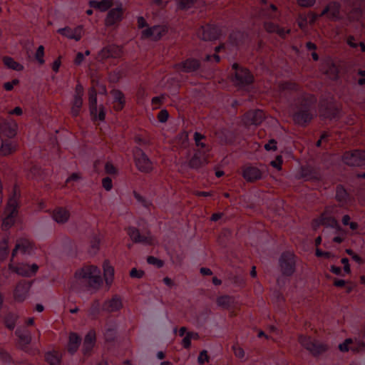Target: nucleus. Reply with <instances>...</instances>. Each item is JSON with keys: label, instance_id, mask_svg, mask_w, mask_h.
<instances>
[{"label": "nucleus", "instance_id": "f257e3e1", "mask_svg": "<svg viewBox=\"0 0 365 365\" xmlns=\"http://www.w3.org/2000/svg\"><path fill=\"white\" fill-rule=\"evenodd\" d=\"M75 276L81 284H86L95 290L98 289L102 284L101 271L94 265L82 267L76 272Z\"/></svg>", "mask_w": 365, "mask_h": 365}, {"label": "nucleus", "instance_id": "f03ea898", "mask_svg": "<svg viewBox=\"0 0 365 365\" xmlns=\"http://www.w3.org/2000/svg\"><path fill=\"white\" fill-rule=\"evenodd\" d=\"M20 195V190L17 186L15 185L13 188V193L9 197L5 208L4 214L6 217L4 218L2 222L3 230H8L14 225L15 217L18 212L17 208L19 207Z\"/></svg>", "mask_w": 365, "mask_h": 365}, {"label": "nucleus", "instance_id": "7ed1b4c3", "mask_svg": "<svg viewBox=\"0 0 365 365\" xmlns=\"http://www.w3.org/2000/svg\"><path fill=\"white\" fill-rule=\"evenodd\" d=\"M298 341L302 346L314 356L319 355L329 349L327 344L321 343L309 336L299 335L298 336Z\"/></svg>", "mask_w": 365, "mask_h": 365}, {"label": "nucleus", "instance_id": "20e7f679", "mask_svg": "<svg viewBox=\"0 0 365 365\" xmlns=\"http://www.w3.org/2000/svg\"><path fill=\"white\" fill-rule=\"evenodd\" d=\"M133 158L136 168L141 173H150L153 169V163L148 156L139 148L133 150Z\"/></svg>", "mask_w": 365, "mask_h": 365}, {"label": "nucleus", "instance_id": "39448f33", "mask_svg": "<svg viewBox=\"0 0 365 365\" xmlns=\"http://www.w3.org/2000/svg\"><path fill=\"white\" fill-rule=\"evenodd\" d=\"M344 163L349 166L362 167L365 165V150H354L343 155Z\"/></svg>", "mask_w": 365, "mask_h": 365}, {"label": "nucleus", "instance_id": "423d86ee", "mask_svg": "<svg viewBox=\"0 0 365 365\" xmlns=\"http://www.w3.org/2000/svg\"><path fill=\"white\" fill-rule=\"evenodd\" d=\"M232 68L235 71L234 82L237 86L244 87L253 82L254 76L249 70L240 68L239 65L236 63L232 64Z\"/></svg>", "mask_w": 365, "mask_h": 365}, {"label": "nucleus", "instance_id": "0eeeda50", "mask_svg": "<svg viewBox=\"0 0 365 365\" xmlns=\"http://www.w3.org/2000/svg\"><path fill=\"white\" fill-rule=\"evenodd\" d=\"M88 101H89V110L91 115L94 120L98 119L101 121L105 120L106 113L104 107L101 106L99 108V113L97 115V92L96 90L92 87L88 91Z\"/></svg>", "mask_w": 365, "mask_h": 365}, {"label": "nucleus", "instance_id": "6e6552de", "mask_svg": "<svg viewBox=\"0 0 365 365\" xmlns=\"http://www.w3.org/2000/svg\"><path fill=\"white\" fill-rule=\"evenodd\" d=\"M279 267L284 275L290 276L295 271L294 255L292 252H284L279 258Z\"/></svg>", "mask_w": 365, "mask_h": 365}, {"label": "nucleus", "instance_id": "1a4fd4ad", "mask_svg": "<svg viewBox=\"0 0 365 365\" xmlns=\"http://www.w3.org/2000/svg\"><path fill=\"white\" fill-rule=\"evenodd\" d=\"M126 231L130 240L135 243L151 245L155 242V239L150 232H148L146 235H141L139 230L135 227H128Z\"/></svg>", "mask_w": 365, "mask_h": 365}, {"label": "nucleus", "instance_id": "9d476101", "mask_svg": "<svg viewBox=\"0 0 365 365\" xmlns=\"http://www.w3.org/2000/svg\"><path fill=\"white\" fill-rule=\"evenodd\" d=\"M292 118L296 124L300 125H305L311 121L312 114L309 111V103L307 101L302 104V108L298 111L292 114Z\"/></svg>", "mask_w": 365, "mask_h": 365}, {"label": "nucleus", "instance_id": "9b49d317", "mask_svg": "<svg viewBox=\"0 0 365 365\" xmlns=\"http://www.w3.org/2000/svg\"><path fill=\"white\" fill-rule=\"evenodd\" d=\"M264 119V113L261 110H250L243 116L244 123L249 125H258L262 123Z\"/></svg>", "mask_w": 365, "mask_h": 365}, {"label": "nucleus", "instance_id": "f8f14e48", "mask_svg": "<svg viewBox=\"0 0 365 365\" xmlns=\"http://www.w3.org/2000/svg\"><path fill=\"white\" fill-rule=\"evenodd\" d=\"M167 33V29L164 26H154L142 31V37L150 38L153 41H158Z\"/></svg>", "mask_w": 365, "mask_h": 365}, {"label": "nucleus", "instance_id": "ddd939ff", "mask_svg": "<svg viewBox=\"0 0 365 365\" xmlns=\"http://www.w3.org/2000/svg\"><path fill=\"white\" fill-rule=\"evenodd\" d=\"M198 36L204 41L217 39L220 35V30L217 26L207 25L202 26L198 31Z\"/></svg>", "mask_w": 365, "mask_h": 365}, {"label": "nucleus", "instance_id": "4468645a", "mask_svg": "<svg viewBox=\"0 0 365 365\" xmlns=\"http://www.w3.org/2000/svg\"><path fill=\"white\" fill-rule=\"evenodd\" d=\"M207 154L205 151L197 150L188 162V166L192 169H199L207 164Z\"/></svg>", "mask_w": 365, "mask_h": 365}, {"label": "nucleus", "instance_id": "2eb2a0df", "mask_svg": "<svg viewBox=\"0 0 365 365\" xmlns=\"http://www.w3.org/2000/svg\"><path fill=\"white\" fill-rule=\"evenodd\" d=\"M31 288V284L26 281L19 282L14 290V297L15 301L21 302H24L29 294V289Z\"/></svg>", "mask_w": 365, "mask_h": 365}, {"label": "nucleus", "instance_id": "dca6fc26", "mask_svg": "<svg viewBox=\"0 0 365 365\" xmlns=\"http://www.w3.org/2000/svg\"><path fill=\"white\" fill-rule=\"evenodd\" d=\"M123 9L120 4L118 7L110 9L105 19V24L110 26L120 22L123 19Z\"/></svg>", "mask_w": 365, "mask_h": 365}, {"label": "nucleus", "instance_id": "f3484780", "mask_svg": "<svg viewBox=\"0 0 365 365\" xmlns=\"http://www.w3.org/2000/svg\"><path fill=\"white\" fill-rule=\"evenodd\" d=\"M15 334L19 339L18 346L21 349L26 351L27 346L31 341V334L30 331L25 328H18Z\"/></svg>", "mask_w": 365, "mask_h": 365}, {"label": "nucleus", "instance_id": "a211bd4d", "mask_svg": "<svg viewBox=\"0 0 365 365\" xmlns=\"http://www.w3.org/2000/svg\"><path fill=\"white\" fill-rule=\"evenodd\" d=\"M58 33L69 39H74L78 41L82 37L83 28L81 26L74 29L66 26L65 28L59 29L58 30Z\"/></svg>", "mask_w": 365, "mask_h": 365}, {"label": "nucleus", "instance_id": "6ab92c4d", "mask_svg": "<svg viewBox=\"0 0 365 365\" xmlns=\"http://www.w3.org/2000/svg\"><path fill=\"white\" fill-rule=\"evenodd\" d=\"M96 332L93 330L89 331L84 338L82 351L85 357H88L96 343Z\"/></svg>", "mask_w": 365, "mask_h": 365}, {"label": "nucleus", "instance_id": "aec40b11", "mask_svg": "<svg viewBox=\"0 0 365 365\" xmlns=\"http://www.w3.org/2000/svg\"><path fill=\"white\" fill-rule=\"evenodd\" d=\"M200 62L195 58H187L185 61L175 65V68L182 72L190 73L197 71L200 68Z\"/></svg>", "mask_w": 365, "mask_h": 365}, {"label": "nucleus", "instance_id": "412c9836", "mask_svg": "<svg viewBox=\"0 0 365 365\" xmlns=\"http://www.w3.org/2000/svg\"><path fill=\"white\" fill-rule=\"evenodd\" d=\"M335 199L341 207L347 205L351 200L350 195L341 185H338L336 187Z\"/></svg>", "mask_w": 365, "mask_h": 365}, {"label": "nucleus", "instance_id": "4be33fe9", "mask_svg": "<svg viewBox=\"0 0 365 365\" xmlns=\"http://www.w3.org/2000/svg\"><path fill=\"white\" fill-rule=\"evenodd\" d=\"M122 54V49L116 45H109L103 48L99 56L101 58H119Z\"/></svg>", "mask_w": 365, "mask_h": 365}, {"label": "nucleus", "instance_id": "5701e85b", "mask_svg": "<svg viewBox=\"0 0 365 365\" xmlns=\"http://www.w3.org/2000/svg\"><path fill=\"white\" fill-rule=\"evenodd\" d=\"M242 175L248 182H254L262 178V173L257 168L247 166L243 169Z\"/></svg>", "mask_w": 365, "mask_h": 365}, {"label": "nucleus", "instance_id": "b1692460", "mask_svg": "<svg viewBox=\"0 0 365 365\" xmlns=\"http://www.w3.org/2000/svg\"><path fill=\"white\" fill-rule=\"evenodd\" d=\"M70 212L64 207H57L53 211L52 217L58 224L67 222L70 218Z\"/></svg>", "mask_w": 365, "mask_h": 365}, {"label": "nucleus", "instance_id": "393cba45", "mask_svg": "<svg viewBox=\"0 0 365 365\" xmlns=\"http://www.w3.org/2000/svg\"><path fill=\"white\" fill-rule=\"evenodd\" d=\"M32 250V244L26 239H21L17 241L15 248L12 251L11 257L14 258L18 251H20L23 254H26L30 253Z\"/></svg>", "mask_w": 365, "mask_h": 365}, {"label": "nucleus", "instance_id": "a878e982", "mask_svg": "<svg viewBox=\"0 0 365 365\" xmlns=\"http://www.w3.org/2000/svg\"><path fill=\"white\" fill-rule=\"evenodd\" d=\"M123 307L122 302L118 296L106 301L103 305V309L108 312H113L120 310Z\"/></svg>", "mask_w": 365, "mask_h": 365}, {"label": "nucleus", "instance_id": "bb28decb", "mask_svg": "<svg viewBox=\"0 0 365 365\" xmlns=\"http://www.w3.org/2000/svg\"><path fill=\"white\" fill-rule=\"evenodd\" d=\"M264 28L268 33H276L282 38H285L286 35L290 33L289 29L286 30L272 22H265L264 24Z\"/></svg>", "mask_w": 365, "mask_h": 365}, {"label": "nucleus", "instance_id": "cd10ccee", "mask_svg": "<svg viewBox=\"0 0 365 365\" xmlns=\"http://www.w3.org/2000/svg\"><path fill=\"white\" fill-rule=\"evenodd\" d=\"M81 342V337L76 333H71L68 337V343L67 346L68 351L71 354H73L77 351Z\"/></svg>", "mask_w": 365, "mask_h": 365}, {"label": "nucleus", "instance_id": "c85d7f7f", "mask_svg": "<svg viewBox=\"0 0 365 365\" xmlns=\"http://www.w3.org/2000/svg\"><path fill=\"white\" fill-rule=\"evenodd\" d=\"M110 93L113 97V108L118 111L121 110L125 103L123 93L119 90H113Z\"/></svg>", "mask_w": 365, "mask_h": 365}, {"label": "nucleus", "instance_id": "c756f323", "mask_svg": "<svg viewBox=\"0 0 365 365\" xmlns=\"http://www.w3.org/2000/svg\"><path fill=\"white\" fill-rule=\"evenodd\" d=\"M17 149V143L15 141L2 140L0 147V154L1 155H9L14 153Z\"/></svg>", "mask_w": 365, "mask_h": 365}, {"label": "nucleus", "instance_id": "7c9ffc66", "mask_svg": "<svg viewBox=\"0 0 365 365\" xmlns=\"http://www.w3.org/2000/svg\"><path fill=\"white\" fill-rule=\"evenodd\" d=\"M113 4V0H102V1H96V0H91L89 1V5L91 7L98 9L101 12H104L110 9Z\"/></svg>", "mask_w": 365, "mask_h": 365}, {"label": "nucleus", "instance_id": "2f4dec72", "mask_svg": "<svg viewBox=\"0 0 365 365\" xmlns=\"http://www.w3.org/2000/svg\"><path fill=\"white\" fill-rule=\"evenodd\" d=\"M327 6L329 9L328 17L330 19L334 21L339 19L341 9L340 4L336 1H332L329 3Z\"/></svg>", "mask_w": 365, "mask_h": 365}, {"label": "nucleus", "instance_id": "473e14b6", "mask_svg": "<svg viewBox=\"0 0 365 365\" xmlns=\"http://www.w3.org/2000/svg\"><path fill=\"white\" fill-rule=\"evenodd\" d=\"M9 269L16 274L24 276L30 277V266L26 264H22L19 266H14L12 263L9 264Z\"/></svg>", "mask_w": 365, "mask_h": 365}, {"label": "nucleus", "instance_id": "72a5a7b5", "mask_svg": "<svg viewBox=\"0 0 365 365\" xmlns=\"http://www.w3.org/2000/svg\"><path fill=\"white\" fill-rule=\"evenodd\" d=\"M16 125H8L6 123L0 125V137H8L13 138L16 135Z\"/></svg>", "mask_w": 365, "mask_h": 365}, {"label": "nucleus", "instance_id": "f704fd0d", "mask_svg": "<svg viewBox=\"0 0 365 365\" xmlns=\"http://www.w3.org/2000/svg\"><path fill=\"white\" fill-rule=\"evenodd\" d=\"M103 275L106 284L110 285L113 280L114 269L108 262L103 263Z\"/></svg>", "mask_w": 365, "mask_h": 365}, {"label": "nucleus", "instance_id": "c9c22d12", "mask_svg": "<svg viewBox=\"0 0 365 365\" xmlns=\"http://www.w3.org/2000/svg\"><path fill=\"white\" fill-rule=\"evenodd\" d=\"M45 359L50 365H60L61 355L56 351H48L46 354Z\"/></svg>", "mask_w": 365, "mask_h": 365}, {"label": "nucleus", "instance_id": "e433bc0d", "mask_svg": "<svg viewBox=\"0 0 365 365\" xmlns=\"http://www.w3.org/2000/svg\"><path fill=\"white\" fill-rule=\"evenodd\" d=\"M3 62L7 68H11L12 70L20 71L24 69V66L21 64L15 61L11 57H9V56L4 57Z\"/></svg>", "mask_w": 365, "mask_h": 365}, {"label": "nucleus", "instance_id": "4c0bfd02", "mask_svg": "<svg viewBox=\"0 0 365 365\" xmlns=\"http://www.w3.org/2000/svg\"><path fill=\"white\" fill-rule=\"evenodd\" d=\"M83 106V98H74L72 101L71 113L72 116L76 117L79 115Z\"/></svg>", "mask_w": 365, "mask_h": 365}, {"label": "nucleus", "instance_id": "58836bf2", "mask_svg": "<svg viewBox=\"0 0 365 365\" xmlns=\"http://www.w3.org/2000/svg\"><path fill=\"white\" fill-rule=\"evenodd\" d=\"M8 237H0V260H4L9 254Z\"/></svg>", "mask_w": 365, "mask_h": 365}, {"label": "nucleus", "instance_id": "ea45409f", "mask_svg": "<svg viewBox=\"0 0 365 365\" xmlns=\"http://www.w3.org/2000/svg\"><path fill=\"white\" fill-rule=\"evenodd\" d=\"M277 11V6L272 4L268 9H262L261 15L269 19H277L278 17L276 14Z\"/></svg>", "mask_w": 365, "mask_h": 365}, {"label": "nucleus", "instance_id": "a19ab883", "mask_svg": "<svg viewBox=\"0 0 365 365\" xmlns=\"http://www.w3.org/2000/svg\"><path fill=\"white\" fill-rule=\"evenodd\" d=\"M233 303V298L227 295L221 296L217 299V305L223 309H228Z\"/></svg>", "mask_w": 365, "mask_h": 365}, {"label": "nucleus", "instance_id": "79ce46f5", "mask_svg": "<svg viewBox=\"0 0 365 365\" xmlns=\"http://www.w3.org/2000/svg\"><path fill=\"white\" fill-rule=\"evenodd\" d=\"M205 139V136L198 132L194 133V140L197 147L202 149H205V152H209L210 149L205 143L202 142V140Z\"/></svg>", "mask_w": 365, "mask_h": 365}, {"label": "nucleus", "instance_id": "37998d69", "mask_svg": "<svg viewBox=\"0 0 365 365\" xmlns=\"http://www.w3.org/2000/svg\"><path fill=\"white\" fill-rule=\"evenodd\" d=\"M17 319L18 316L16 314L13 313L7 314L4 318L5 326L11 330L14 329L16 326Z\"/></svg>", "mask_w": 365, "mask_h": 365}, {"label": "nucleus", "instance_id": "c03bdc74", "mask_svg": "<svg viewBox=\"0 0 365 365\" xmlns=\"http://www.w3.org/2000/svg\"><path fill=\"white\" fill-rule=\"evenodd\" d=\"M318 225H330L333 226L336 224V221L334 218L331 217H327L324 214H322L321 217L316 221Z\"/></svg>", "mask_w": 365, "mask_h": 365}, {"label": "nucleus", "instance_id": "a18cd8bd", "mask_svg": "<svg viewBox=\"0 0 365 365\" xmlns=\"http://www.w3.org/2000/svg\"><path fill=\"white\" fill-rule=\"evenodd\" d=\"M279 88L282 91H297L299 86L294 82L284 81L279 83Z\"/></svg>", "mask_w": 365, "mask_h": 365}, {"label": "nucleus", "instance_id": "49530a36", "mask_svg": "<svg viewBox=\"0 0 365 365\" xmlns=\"http://www.w3.org/2000/svg\"><path fill=\"white\" fill-rule=\"evenodd\" d=\"M197 0H176L179 9H187L191 8Z\"/></svg>", "mask_w": 365, "mask_h": 365}, {"label": "nucleus", "instance_id": "de8ad7c7", "mask_svg": "<svg viewBox=\"0 0 365 365\" xmlns=\"http://www.w3.org/2000/svg\"><path fill=\"white\" fill-rule=\"evenodd\" d=\"M43 56H44V47H43V46L41 45L38 47V48L36 51L35 58L37 60V61L41 65L45 63Z\"/></svg>", "mask_w": 365, "mask_h": 365}, {"label": "nucleus", "instance_id": "09e8293b", "mask_svg": "<svg viewBox=\"0 0 365 365\" xmlns=\"http://www.w3.org/2000/svg\"><path fill=\"white\" fill-rule=\"evenodd\" d=\"M365 349V343L360 339H355L352 343L351 349L354 351H360Z\"/></svg>", "mask_w": 365, "mask_h": 365}, {"label": "nucleus", "instance_id": "8fccbe9b", "mask_svg": "<svg viewBox=\"0 0 365 365\" xmlns=\"http://www.w3.org/2000/svg\"><path fill=\"white\" fill-rule=\"evenodd\" d=\"M147 262L149 264L154 265L158 268H160L164 265V262L163 260L153 256H149L147 258Z\"/></svg>", "mask_w": 365, "mask_h": 365}, {"label": "nucleus", "instance_id": "3c124183", "mask_svg": "<svg viewBox=\"0 0 365 365\" xmlns=\"http://www.w3.org/2000/svg\"><path fill=\"white\" fill-rule=\"evenodd\" d=\"M168 116H169V114H168V110L165 109H163V110H161L158 113L157 118H158V120L160 123H165L168 119Z\"/></svg>", "mask_w": 365, "mask_h": 365}, {"label": "nucleus", "instance_id": "603ef678", "mask_svg": "<svg viewBox=\"0 0 365 365\" xmlns=\"http://www.w3.org/2000/svg\"><path fill=\"white\" fill-rule=\"evenodd\" d=\"M209 361V356L206 350H202L197 358V362L199 364H203L205 362Z\"/></svg>", "mask_w": 365, "mask_h": 365}, {"label": "nucleus", "instance_id": "864d4df0", "mask_svg": "<svg viewBox=\"0 0 365 365\" xmlns=\"http://www.w3.org/2000/svg\"><path fill=\"white\" fill-rule=\"evenodd\" d=\"M232 350L235 356L240 359H242L245 356V351L242 347L237 345H234L232 346Z\"/></svg>", "mask_w": 365, "mask_h": 365}, {"label": "nucleus", "instance_id": "5fc2aeb1", "mask_svg": "<svg viewBox=\"0 0 365 365\" xmlns=\"http://www.w3.org/2000/svg\"><path fill=\"white\" fill-rule=\"evenodd\" d=\"M19 83V81L18 79H13L11 81L4 83L3 87L6 91H10L14 88V86H16Z\"/></svg>", "mask_w": 365, "mask_h": 365}, {"label": "nucleus", "instance_id": "6e6d98bb", "mask_svg": "<svg viewBox=\"0 0 365 365\" xmlns=\"http://www.w3.org/2000/svg\"><path fill=\"white\" fill-rule=\"evenodd\" d=\"M102 185L106 190H110L113 187V182L111 178H110L109 177L104 178L102 180Z\"/></svg>", "mask_w": 365, "mask_h": 365}, {"label": "nucleus", "instance_id": "4d7b16f0", "mask_svg": "<svg viewBox=\"0 0 365 365\" xmlns=\"http://www.w3.org/2000/svg\"><path fill=\"white\" fill-rule=\"evenodd\" d=\"M144 274V271L138 270L136 268H133L130 272V276L132 278L140 279L143 277Z\"/></svg>", "mask_w": 365, "mask_h": 365}, {"label": "nucleus", "instance_id": "13d9d810", "mask_svg": "<svg viewBox=\"0 0 365 365\" xmlns=\"http://www.w3.org/2000/svg\"><path fill=\"white\" fill-rule=\"evenodd\" d=\"M83 87L81 83H77L75 88L74 98H83Z\"/></svg>", "mask_w": 365, "mask_h": 365}, {"label": "nucleus", "instance_id": "bf43d9fd", "mask_svg": "<svg viewBox=\"0 0 365 365\" xmlns=\"http://www.w3.org/2000/svg\"><path fill=\"white\" fill-rule=\"evenodd\" d=\"M352 343L351 339H346L342 344L339 345V349L341 351H347L349 350V345Z\"/></svg>", "mask_w": 365, "mask_h": 365}, {"label": "nucleus", "instance_id": "052dcab7", "mask_svg": "<svg viewBox=\"0 0 365 365\" xmlns=\"http://www.w3.org/2000/svg\"><path fill=\"white\" fill-rule=\"evenodd\" d=\"M105 170L108 174H115L117 173V170L113 163L108 162L105 165Z\"/></svg>", "mask_w": 365, "mask_h": 365}, {"label": "nucleus", "instance_id": "680f3d73", "mask_svg": "<svg viewBox=\"0 0 365 365\" xmlns=\"http://www.w3.org/2000/svg\"><path fill=\"white\" fill-rule=\"evenodd\" d=\"M316 2V0H297L298 4L302 7H311Z\"/></svg>", "mask_w": 365, "mask_h": 365}, {"label": "nucleus", "instance_id": "e2e57ef3", "mask_svg": "<svg viewBox=\"0 0 365 365\" xmlns=\"http://www.w3.org/2000/svg\"><path fill=\"white\" fill-rule=\"evenodd\" d=\"M282 158L281 155H278L275 160L271 162V165L276 168L277 170L282 169Z\"/></svg>", "mask_w": 365, "mask_h": 365}, {"label": "nucleus", "instance_id": "0e129e2a", "mask_svg": "<svg viewBox=\"0 0 365 365\" xmlns=\"http://www.w3.org/2000/svg\"><path fill=\"white\" fill-rule=\"evenodd\" d=\"M346 252L351 257V258L358 262L359 264H361L363 262V260L361 258L356 254H355L351 250L347 249L346 250Z\"/></svg>", "mask_w": 365, "mask_h": 365}, {"label": "nucleus", "instance_id": "69168bd1", "mask_svg": "<svg viewBox=\"0 0 365 365\" xmlns=\"http://www.w3.org/2000/svg\"><path fill=\"white\" fill-rule=\"evenodd\" d=\"M264 148L267 150H277V142L275 140H270L268 143L264 145Z\"/></svg>", "mask_w": 365, "mask_h": 365}, {"label": "nucleus", "instance_id": "338daca9", "mask_svg": "<svg viewBox=\"0 0 365 365\" xmlns=\"http://www.w3.org/2000/svg\"><path fill=\"white\" fill-rule=\"evenodd\" d=\"M190 335L191 334H189L187 332L186 334V336L183 338V339L182 341V344L183 347L185 349L190 348V346L191 345L192 339L190 338Z\"/></svg>", "mask_w": 365, "mask_h": 365}, {"label": "nucleus", "instance_id": "774afa93", "mask_svg": "<svg viewBox=\"0 0 365 365\" xmlns=\"http://www.w3.org/2000/svg\"><path fill=\"white\" fill-rule=\"evenodd\" d=\"M357 73L360 76V78L357 80V83L359 86L365 85V70H359Z\"/></svg>", "mask_w": 365, "mask_h": 365}]
</instances>
